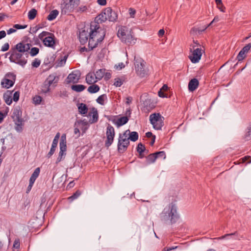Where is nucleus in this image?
I'll use <instances>...</instances> for the list:
<instances>
[{
  "label": "nucleus",
  "mask_w": 251,
  "mask_h": 251,
  "mask_svg": "<svg viewBox=\"0 0 251 251\" xmlns=\"http://www.w3.org/2000/svg\"><path fill=\"white\" fill-rule=\"evenodd\" d=\"M86 82L89 84H93L98 81L95 74L89 73L86 76Z\"/></svg>",
  "instance_id": "aec40b11"
},
{
  "label": "nucleus",
  "mask_w": 251,
  "mask_h": 251,
  "mask_svg": "<svg viewBox=\"0 0 251 251\" xmlns=\"http://www.w3.org/2000/svg\"><path fill=\"white\" fill-rule=\"evenodd\" d=\"M12 118L15 122V129L17 131L23 130V120L22 118V111L18 108L14 109Z\"/></svg>",
  "instance_id": "6e6552de"
},
{
  "label": "nucleus",
  "mask_w": 251,
  "mask_h": 251,
  "mask_svg": "<svg viewBox=\"0 0 251 251\" xmlns=\"http://www.w3.org/2000/svg\"><path fill=\"white\" fill-rule=\"evenodd\" d=\"M57 146V143L52 142L50 151L47 154V156L48 158L50 157L53 155V154L54 153L55 151V148H56Z\"/></svg>",
  "instance_id": "58836bf2"
},
{
  "label": "nucleus",
  "mask_w": 251,
  "mask_h": 251,
  "mask_svg": "<svg viewBox=\"0 0 251 251\" xmlns=\"http://www.w3.org/2000/svg\"><path fill=\"white\" fill-rule=\"evenodd\" d=\"M89 35L92 38H95L99 42H101L105 35V31L100 27L99 23H94L91 24Z\"/></svg>",
  "instance_id": "20e7f679"
},
{
  "label": "nucleus",
  "mask_w": 251,
  "mask_h": 251,
  "mask_svg": "<svg viewBox=\"0 0 251 251\" xmlns=\"http://www.w3.org/2000/svg\"><path fill=\"white\" fill-rule=\"evenodd\" d=\"M9 49V44L8 43H5L2 46L1 48V51L4 52L7 50H8Z\"/></svg>",
  "instance_id": "864d4df0"
},
{
  "label": "nucleus",
  "mask_w": 251,
  "mask_h": 251,
  "mask_svg": "<svg viewBox=\"0 0 251 251\" xmlns=\"http://www.w3.org/2000/svg\"><path fill=\"white\" fill-rule=\"evenodd\" d=\"M251 48V43H249L241 50L244 53H247Z\"/></svg>",
  "instance_id": "603ef678"
},
{
  "label": "nucleus",
  "mask_w": 251,
  "mask_h": 251,
  "mask_svg": "<svg viewBox=\"0 0 251 251\" xmlns=\"http://www.w3.org/2000/svg\"><path fill=\"white\" fill-rule=\"evenodd\" d=\"M246 53H244L242 50H241L237 56V59L238 61L239 62L242 61L246 57Z\"/></svg>",
  "instance_id": "37998d69"
},
{
  "label": "nucleus",
  "mask_w": 251,
  "mask_h": 251,
  "mask_svg": "<svg viewBox=\"0 0 251 251\" xmlns=\"http://www.w3.org/2000/svg\"><path fill=\"white\" fill-rule=\"evenodd\" d=\"M31 45L22 41L17 44L14 47L5 54L9 55V59L11 62L18 64L24 68L27 62L29 56V50Z\"/></svg>",
  "instance_id": "f257e3e1"
},
{
  "label": "nucleus",
  "mask_w": 251,
  "mask_h": 251,
  "mask_svg": "<svg viewBox=\"0 0 251 251\" xmlns=\"http://www.w3.org/2000/svg\"><path fill=\"white\" fill-rule=\"evenodd\" d=\"M91 114H92V118L90 119V122L91 123H96L98 121V111L95 108H93L92 109V112L91 113H89V116H91Z\"/></svg>",
  "instance_id": "393cba45"
},
{
  "label": "nucleus",
  "mask_w": 251,
  "mask_h": 251,
  "mask_svg": "<svg viewBox=\"0 0 251 251\" xmlns=\"http://www.w3.org/2000/svg\"><path fill=\"white\" fill-rule=\"evenodd\" d=\"M105 69H100L96 71L95 75L98 81L100 80L103 77Z\"/></svg>",
  "instance_id": "473e14b6"
},
{
  "label": "nucleus",
  "mask_w": 251,
  "mask_h": 251,
  "mask_svg": "<svg viewBox=\"0 0 251 251\" xmlns=\"http://www.w3.org/2000/svg\"><path fill=\"white\" fill-rule=\"evenodd\" d=\"M41 64V61L37 58H35L32 62V66L35 68L38 67Z\"/></svg>",
  "instance_id": "8fccbe9b"
},
{
  "label": "nucleus",
  "mask_w": 251,
  "mask_h": 251,
  "mask_svg": "<svg viewBox=\"0 0 251 251\" xmlns=\"http://www.w3.org/2000/svg\"><path fill=\"white\" fill-rule=\"evenodd\" d=\"M128 133V135H129V137H128V138H129V140L132 142H135L139 138V135L138 133L136 131H132L130 132L129 131V132Z\"/></svg>",
  "instance_id": "bb28decb"
},
{
  "label": "nucleus",
  "mask_w": 251,
  "mask_h": 251,
  "mask_svg": "<svg viewBox=\"0 0 251 251\" xmlns=\"http://www.w3.org/2000/svg\"><path fill=\"white\" fill-rule=\"evenodd\" d=\"M80 52L81 53H83V52H87L88 51H90V50H89V48H86V47H82L80 49Z\"/></svg>",
  "instance_id": "774afa93"
},
{
  "label": "nucleus",
  "mask_w": 251,
  "mask_h": 251,
  "mask_svg": "<svg viewBox=\"0 0 251 251\" xmlns=\"http://www.w3.org/2000/svg\"><path fill=\"white\" fill-rule=\"evenodd\" d=\"M97 2L99 5L104 6L106 4V0H97Z\"/></svg>",
  "instance_id": "e2e57ef3"
},
{
  "label": "nucleus",
  "mask_w": 251,
  "mask_h": 251,
  "mask_svg": "<svg viewBox=\"0 0 251 251\" xmlns=\"http://www.w3.org/2000/svg\"><path fill=\"white\" fill-rule=\"evenodd\" d=\"M80 4V0H69L68 2H64L61 4L62 14H69L76 11Z\"/></svg>",
  "instance_id": "423d86ee"
},
{
  "label": "nucleus",
  "mask_w": 251,
  "mask_h": 251,
  "mask_svg": "<svg viewBox=\"0 0 251 251\" xmlns=\"http://www.w3.org/2000/svg\"><path fill=\"white\" fill-rule=\"evenodd\" d=\"M89 32L85 30H83L79 33V39L80 43L82 45L85 44L88 41Z\"/></svg>",
  "instance_id": "a211bd4d"
},
{
  "label": "nucleus",
  "mask_w": 251,
  "mask_h": 251,
  "mask_svg": "<svg viewBox=\"0 0 251 251\" xmlns=\"http://www.w3.org/2000/svg\"><path fill=\"white\" fill-rule=\"evenodd\" d=\"M59 14V12L57 10H52L47 17V19L49 21H52L54 20Z\"/></svg>",
  "instance_id": "7c9ffc66"
},
{
  "label": "nucleus",
  "mask_w": 251,
  "mask_h": 251,
  "mask_svg": "<svg viewBox=\"0 0 251 251\" xmlns=\"http://www.w3.org/2000/svg\"><path fill=\"white\" fill-rule=\"evenodd\" d=\"M136 13V11L135 9L132 8H130L129 9V14L131 17L134 18L135 14Z\"/></svg>",
  "instance_id": "bf43d9fd"
},
{
  "label": "nucleus",
  "mask_w": 251,
  "mask_h": 251,
  "mask_svg": "<svg viewBox=\"0 0 251 251\" xmlns=\"http://www.w3.org/2000/svg\"><path fill=\"white\" fill-rule=\"evenodd\" d=\"M37 11L35 8L31 9L28 13V18L30 20H33L36 16Z\"/></svg>",
  "instance_id": "f704fd0d"
},
{
  "label": "nucleus",
  "mask_w": 251,
  "mask_h": 251,
  "mask_svg": "<svg viewBox=\"0 0 251 251\" xmlns=\"http://www.w3.org/2000/svg\"><path fill=\"white\" fill-rule=\"evenodd\" d=\"M39 52V49L37 47H33L29 50V54H30L31 56H35Z\"/></svg>",
  "instance_id": "a19ab883"
},
{
  "label": "nucleus",
  "mask_w": 251,
  "mask_h": 251,
  "mask_svg": "<svg viewBox=\"0 0 251 251\" xmlns=\"http://www.w3.org/2000/svg\"><path fill=\"white\" fill-rule=\"evenodd\" d=\"M136 150L139 153H144L146 151L145 146L141 143H140L138 144L136 148Z\"/></svg>",
  "instance_id": "ea45409f"
},
{
  "label": "nucleus",
  "mask_w": 251,
  "mask_h": 251,
  "mask_svg": "<svg viewBox=\"0 0 251 251\" xmlns=\"http://www.w3.org/2000/svg\"><path fill=\"white\" fill-rule=\"evenodd\" d=\"M78 109L79 112L82 115L86 114L88 112L87 106L85 104L83 103H81L78 105Z\"/></svg>",
  "instance_id": "a878e982"
},
{
  "label": "nucleus",
  "mask_w": 251,
  "mask_h": 251,
  "mask_svg": "<svg viewBox=\"0 0 251 251\" xmlns=\"http://www.w3.org/2000/svg\"><path fill=\"white\" fill-rule=\"evenodd\" d=\"M177 209V206L175 203H170L162 212L161 220L165 222H169L171 224H175L179 218Z\"/></svg>",
  "instance_id": "f03ea898"
},
{
  "label": "nucleus",
  "mask_w": 251,
  "mask_h": 251,
  "mask_svg": "<svg viewBox=\"0 0 251 251\" xmlns=\"http://www.w3.org/2000/svg\"><path fill=\"white\" fill-rule=\"evenodd\" d=\"M156 156L157 158H162L163 159H165L166 158V154L165 151H160L155 152Z\"/></svg>",
  "instance_id": "a18cd8bd"
},
{
  "label": "nucleus",
  "mask_w": 251,
  "mask_h": 251,
  "mask_svg": "<svg viewBox=\"0 0 251 251\" xmlns=\"http://www.w3.org/2000/svg\"><path fill=\"white\" fill-rule=\"evenodd\" d=\"M60 147V151L59 152L58 156L56 161V164H58L61 160L65 158L66 153L67 146H64L63 143L61 144Z\"/></svg>",
  "instance_id": "f3484780"
},
{
  "label": "nucleus",
  "mask_w": 251,
  "mask_h": 251,
  "mask_svg": "<svg viewBox=\"0 0 251 251\" xmlns=\"http://www.w3.org/2000/svg\"><path fill=\"white\" fill-rule=\"evenodd\" d=\"M219 21V18L218 16H216L214 19L208 24L203 25L202 27H194L191 28L190 33L192 34H201L204 31L208 26H213L216 25V23Z\"/></svg>",
  "instance_id": "9b49d317"
},
{
  "label": "nucleus",
  "mask_w": 251,
  "mask_h": 251,
  "mask_svg": "<svg viewBox=\"0 0 251 251\" xmlns=\"http://www.w3.org/2000/svg\"><path fill=\"white\" fill-rule=\"evenodd\" d=\"M128 121V118L127 117L123 116L118 119L115 124L118 127H120L127 123Z\"/></svg>",
  "instance_id": "b1692460"
},
{
  "label": "nucleus",
  "mask_w": 251,
  "mask_h": 251,
  "mask_svg": "<svg viewBox=\"0 0 251 251\" xmlns=\"http://www.w3.org/2000/svg\"><path fill=\"white\" fill-rule=\"evenodd\" d=\"M178 248V246L169 247V248H164L162 251H170L176 249Z\"/></svg>",
  "instance_id": "680f3d73"
},
{
  "label": "nucleus",
  "mask_w": 251,
  "mask_h": 251,
  "mask_svg": "<svg viewBox=\"0 0 251 251\" xmlns=\"http://www.w3.org/2000/svg\"><path fill=\"white\" fill-rule=\"evenodd\" d=\"M96 20L98 22H100V23H103L105 22L106 20H107V17H106V15L103 14V10L102 11V12L99 14L98 17L96 18Z\"/></svg>",
  "instance_id": "c9c22d12"
},
{
  "label": "nucleus",
  "mask_w": 251,
  "mask_h": 251,
  "mask_svg": "<svg viewBox=\"0 0 251 251\" xmlns=\"http://www.w3.org/2000/svg\"><path fill=\"white\" fill-rule=\"evenodd\" d=\"M80 74L77 72H73L67 76L66 81L67 84L77 83L80 79Z\"/></svg>",
  "instance_id": "2eb2a0df"
},
{
  "label": "nucleus",
  "mask_w": 251,
  "mask_h": 251,
  "mask_svg": "<svg viewBox=\"0 0 251 251\" xmlns=\"http://www.w3.org/2000/svg\"><path fill=\"white\" fill-rule=\"evenodd\" d=\"M115 135V132L114 128L110 124H108L106 127V139L105 141V146L106 148H109L112 144Z\"/></svg>",
  "instance_id": "9d476101"
},
{
  "label": "nucleus",
  "mask_w": 251,
  "mask_h": 251,
  "mask_svg": "<svg viewBox=\"0 0 251 251\" xmlns=\"http://www.w3.org/2000/svg\"><path fill=\"white\" fill-rule=\"evenodd\" d=\"M117 36L122 42L128 45H134L136 41L131 30L125 26H122L119 29Z\"/></svg>",
  "instance_id": "7ed1b4c3"
},
{
  "label": "nucleus",
  "mask_w": 251,
  "mask_h": 251,
  "mask_svg": "<svg viewBox=\"0 0 251 251\" xmlns=\"http://www.w3.org/2000/svg\"><path fill=\"white\" fill-rule=\"evenodd\" d=\"M160 113H154L150 116V121L153 127L156 130H160L163 126V122Z\"/></svg>",
  "instance_id": "1a4fd4ad"
},
{
  "label": "nucleus",
  "mask_w": 251,
  "mask_h": 251,
  "mask_svg": "<svg viewBox=\"0 0 251 251\" xmlns=\"http://www.w3.org/2000/svg\"><path fill=\"white\" fill-rule=\"evenodd\" d=\"M62 143H63V145L64 146H66V135H65V134H63V135H62L61 136V140H60V143H59V146H60L61 144H62Z\"/></svg>",
  "instance_id": "5fc2aeb1"
},
{
  "label": "nucleus",
  "mask_w": 251,
  "mask_h": 251,
  "mask_svg": "<svg viewBox=\"0 0 251 251\" xmlns=\"http://www.w3.org/2000/svg\"><path fill=\"white\" fill-rule=\"evenodd\" d=\"M127 132H129V129L126 130L123 134L120 133L119 135L117 147L118 151L120 153L125 152L129 145Z\"/></svg>",
  "instance_id": "39448f33"
},
{
  "label": "nucleus",
  "mask_w": 251,
  "mask_h": 251,
  "mask_svg": "<svg viewBox=\"0 0 251 251\" xmlns=\"http://www.w3.org/2000/svg\"><path fill=\"white\" fill-rule=\"evenodd\" d=\"M49 35L53 36V34L48 31H43L40 34H39L38 37L41 40L43 41L46 37L49 36Z\"/></svg>",
  "instance_id": "4c0bfd02"
},
{
  "label": "nucleus",
  "mask_w": 251,
  "mask_h": 251,
  "mask_svg": "<svg viewBox=\"0 0 251 251\" xmlns=\"http://www.w3.org/2000/svg\"><path fill=\"white\" fill-rule=\"evenodd\" d=\"M55 37L53 34V36H50L46 37L43 41L44 45L48 47L54 48L55 46Z\"/></svg>",
  "instance_id": "dca6fc26"
},
{
  "label": "nucleus",
  "mask_w": 251,
  "mask_h": 251,
  "mask_svg": "<svg viewBox=\"0 0 251 251\" xmlns=\"http://www.w3.org/2000/svg\"><path fill=\"white\" fill-rule=\"evenodd\" d=\"M199 84V82L197 78H194L192 79L188 83L189 90L191 92H193L197 89Z\"/></svg>",
  "instance_id": "6ab92c4d"
},
{
  "label": "nucleus",
  "mask_w": 251,
  "mask_h": 251,
  "mask_svg": "<svg viewBox=\"0 0 251 251\" xmlns=\"http://www.w3.org/2000/svg\"><path fill=\"white\" fill-rule=\"evenodd\" d=\"M40 172V168L38 167L36 168L33 172V174L31 175L32 177H33L34 178H35L36 179L38 177L39 174Z\"/></svg>",
  "instance_id": "49530a36"
},
{
  "label": "nucleus",
  "mask_w": 251,
  "mask_h": 251,
  "mask_svg": "<svg viewBox=\"0 0 251 251\" xmlns=\"http://www.w3.org/2000/svg\"><path fill=\"white\" fill-rule=\"evenodd\" d=\"M58 97L60 98H65L68 96V93L66 90L60 91L58 94Z\"/></svg>",
  "instance_id": "3c124183"
},
{
  "label": "nucleus",
  "mask_w": 251,
  "mask_h": 251,
  "mask_svg": "<svg viewBox=\"0 0 251 251\" xmlns=\"http://www.w3.org/2000/svg\"><path fill=\"white\" fill-rule=\"evenodd\" d=\"M123 84V81L120 78L115 79L114 85L116 87H120Z\"/></svg>",
  "instance_id": "de8ad7c7"
},
{
  "label": "nucleus",
  "mask_w": 251,
  "mask_h": 251,
  "mask_svg": "<svg viewBox=\"0 0 251 251\" xmlns=\"http://www.w3.org/2000/svg\"><path fill=\"white\" fill-rule=\"evenodd\" d=\"M107 100V96L106 94H103L100 96L96 100L97 102L101 105H104V101Z\"/></svg>",
  "instance_id": "72a5a7b5"
},
{
  "label": "nucleus",
  "mask_w": 251,
  "mask_h": 251,
  "mask_svg": "<svg viewBox=\"0 0 251 251\" xmlns=\"http://www.w3.org/2000/svg\"><path fill=\"white\" fill-rule=\"evenodd\" d=\"M59 137H60V133L59 132H58L55 136L54 139L53 140V142L56 143L58 144V139H59Z\"/></svg>",
  "instance_id": "0e129e2a"
},
{
  "label": "nucleus",
  "mask_w": 251,
  "mask_h": 251,
  "mask_svg": "<svg viewBox=\"0 0 251 251\" xmlns=\"http://www.w3.org/2000/svg\"><path fill=\"white\" fill-rule=\"evenodd\" d=\"M98 40L95 39V38H92L91 37H89L88 42V47L89 50H92L94 48H96L98 44L100 43Z\"/></svg>",
  "instance_id": "5701e85b"
},
{
  "label": "nucleus",
  "mask_w": 251,
  "mask_h": 251,
  "mask_svg": "<svg viewBox=\"0 0 251 251\" xmlns=\"http://www.w3.org/2000/svg\"><path fill=\"white\" fill-rule=\"evenodd\" d=\"M56 78V76L54 75H50L48 78L45 81L47 85H49L50 86L53 83H57V80L55 81Z\"/></svg>",
  "instance_id": "cd10ccee"
},
{
  "label": "nucleus",
  "mask_w": 251,
  "mask_h": 251,
  "mask_svg": "<svg viewBox=\"0 0 251 251\" xmlns=\"http://www.w3.org/2000/svg\"><path fill=\"white\" fill-rule=\"evenodd\" d=\"M203 50L200 48L194 49L191 55L189 56V58L191 62L193 63H197L201 58Z\"/></svg>",
  "instance_id": "4468645a"
},
{
  "label": "nucleus",
  "mask_w": 251,
  "mask_h": 251,
  "mask_svg": "<svg viewBox=\"0 0 251 251\" xmlns=\"http://www.w3.org/2000/svg\"><path fill=\"white\" fill-rule=\"evenodd\" d=\"M243 139L246 141L251 140V122L250 123L247 127L244 135L242 137Z\"/></svg>",
  "instance_id": "412c9836"
},
{
  "label": "nucleus",
  "mask_w": 251,
  "mask_h": 251,
  "mask_svg": "<svg viewBox=\"0 0 251 251\" xmlns=\"http://www.w3.org/2000/svg\"><path fill=\"white\" fill-rule=\"evenodd\" d=\"M237 233V232H235L232 233L226 234L224 236H221V240L224 239H229V238H231L232 236L235 235Z\"/></svg>",
  "instance_id": "09e8293b"
},
{
  "label": "nucleus",
  "mask_w": 251,
  "mask_h": 251,
  "mask_svg": "<svg viewBox=\"0 0 251 251\" xmlns=\"http://www.w3.org/2000/svg\"><path fill=\"white\" fill-rule=\"evenodd\" d=\"M81 194V193L79 190H77L75 193L73 194V195L69 197L68 199L70 202H72L78 198L80 196Z\"/></svg>",
  "instance_id": "e433bc0d"
},
{
  "label": "nucleus",
  "mask_w": 251,
  "mask_h": 251,
  "mask_svg": "<svg viewBox=\"0 0 251 251\" xmlns=\"http://www.w3.org/2000/svg\"><path fill=\"white\" fill-rule=\"evenodd\" d=\"M20 93L16 91L14 93L13 100L14 101H17L19 99Z\"/></svg>",
  "instance_id": "4d7b16f0"
},
{
  "label": "nucleus",
  "mask_w": 251,
  "mask_h": 251,
  "mask_svg": "<svg viewBox=\"0 0 251 251\" xmlns=\"http://www.w3.org/2000/svg\"><path fill=\"white\" fill-rule=\"evenodd\" d=\"M27 26V25H21L19 24H16L14 25V27L17 29H21L25 28Z\"/></svg>",
  "instance_id": "13d9d810"
},
{
  "label": "nucleus",
  "mask_w": 251,
  "mask_h": 251,
  "mask_svg": "<svg viewBox=\"0 0 251 251\" xmlns=\"http://www.w3.org/2000/svg\"><path fill=\"white\" fill-rule=\"evenodd\" d=\"M71 88L75 92H80L83 91L85 89L86 87L82 84H77L72 85Z\"/></svg>",
  "instance_id": "2f4dec72"
},
{
  "label": "nucleus",
  "mask_w": 251,
  "mask_h": 251,
  "mask_svg": "<svg viewBox=\"0 0 251 251\" xmlns=\"http://www.w3.org/2000/svg\"><path fill=\"white\" fill-rule=\"evenodd\" d=\"M16 75L12 72L6 73L1 81L2 87L8 89L12 87L15 84Z\"/></svg>",
  "instance_id": "0eeeda50"
},
{
  "label": "nucleus",
  "mask_w": 251,
  "mask_h": 251,
  "mask_svg": "<svg viewBox=\"0 0 251 251\" xmlns=\"http://www.w3.org/2000/svg\"><path fill=\"white\" fill-rule=\"evenodd\" d=\"M165 33V30L163 29H160L158 32V35L159 37H162Z\"/></svg>",
  "instance_id": "338daca9"
},
{
  "label": "nucleus",
  "mask_w": 251,
  "mask_h": 251,
  "mask_svg": "<svg viewBox=\"0 0 251 251\" xmlns=\"http://www.w3.org/2000/svg\"><path fill=\"white\" fill-rule=\"evenodd\" d=\"M50 91V86L44 82L41 87V91L44 93H47Z\"/></svg>",
  "instance_id": "79ce46f5"
},
{
  "label": "nucleus",
  "mask_w": 251,
  "mask_h": 251,
  "mask_svg": "<svg viewBox=\"0 0 251 251\" xmlns=\"http://www.w3.org/2000/svg\"><path fill=\"white\" fill-rule=\"evenodd\" d=\"M135 60V71L138 75H139L141 77H143L145 76L146 71L144 69V61L140 59L139 61L135 60V57L134 58Z\"/></svg>",
  "instance_id": "f8f14e48"
},
{
  "label": "nucleus",
  "mask_w": 251,
  "mask_h": 251,
  "mask_svg": "<svg viewBox=\"0 0 251 251\" xmlns=\"http://www.w3.org/2000/svg\"><path fill=\"white\" fill-rule=\"evenodd\" d=\"M42 97L40 96H35L33 98V100L35 104H39L42 101Z\"/></svg>",
  "instance_id": "c03bdc74"
},
{
  "label": "nucleus",
  "mask_w": 251,
  "mask_h": 251,
  "mask_svg": "<svg viewBox=\"0 0 251 251\" xmlns=\"http://www.w3.org/2000/svg\"><path fill=\"white\" fill-rule=\"evenodd\" d=\"M157 156L155 153H151L146 157V161L148 164H151L155 162Z\"/></svg>",
  "instance_id": "c756f323"
},
{
  "label": "nucleus",
  "mask_w": 251,
  "mask_h": 251,
  "mask_svg": "<svg viewBox=\"0 0 251 251\" xmlns=\"http://www.w3.org/2000/svg\"><path fill=\"white\" fill-rule=\"evenodd\" d=\"M13 91H7L5 93L3 94V99L5 101V102L7 105H10L12 102V95Z\"/></svg>",
  "instance_id": "4be33fe9"
},
{
  "label": "nucleus",
  "mask_w": 251,
  "mask_h": 251,
  "mask_svg": "<svg viewBox=\"0 0 251 251\" xmlns=\"http://www.w3.org/2000/svg\"><path fill=\"white\" fill-rule=\"evenodd\" d=\"M158 95L159 97L161 98H167V95L164 94V91H161V90H159L158 92Z\"/></svg>",
  "instance_id": "052dcab7"
},
{
  "label": "nucleus",
  "mask_w": 251,
  "mask_h": 251,
  "mask_svg": "<svg viewBox=\"0 0 251 251\" xmlns=\"http://www.w3.org/2000/svg\"><path fill=\"white\" fill-rule=\"evenodd\" d=\"M103 14L106 15L107 20L110 22H115L118 19L117 13L113 10L111 7L105 8L103 10Z\"/></svg>",
  "instance_id": "ddd939ff"
},
{
  "label": "nucleus",
  "mask_w": 251,
  "mask_h": 251,
  "mask_svg": "<svg viewBox=\"0 0 251 251\" xmlns=\"http://www.w3.org/2000/svg\"><path fill=\"white\" fill-rule=\"evenodd\" d=\"M100 89V88L98 85L93 84L88 88L87 91L90 93L93 94L99 92Z\"/></svg>",
  "instance_id": "c85d7f7f"
},
{
  "label": "nucleus",
  "mask_w": 251,
  "mask_h": 251,
  "mask_svg": "<svg viewBox=\"0 0 251 251\" xmlns=\"http://www.w3.org/2000/svg\"><path fill=\"white\" fill-rule=\"evenodd\" d=\"M87 10V7L86 6H81L79 7H77V8L76 9V12H82L85 11Z\"/></svg>",
  "instance_id": "6e6d98bb"
},
{
  "label": "nucleus",
  "mask_w": 251,
  "mask_h": 251,
  "mask_svg": "<svg viewBox=\"0 0 251 251\" xmlns=\"http://www.w3.org/2000/svg\"><path fill=\"white\" fill-rule=\"evenodd\" d=\"M20 244L19 241L15 240L14 243V244H13V247L16 249H18L20 248Z\"/></svg>",
  "instance_id": "69168bd1"
}]
</instances>
